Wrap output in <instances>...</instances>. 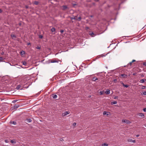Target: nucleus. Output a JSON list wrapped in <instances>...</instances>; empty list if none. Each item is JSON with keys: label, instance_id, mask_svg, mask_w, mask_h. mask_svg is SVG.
Segmentation results:
<instances>
[{"label": "nucleus", "instance_id": "nucleus-50", "mask_svg": "<svg viewBox=\"0 0 146 146\" xmlns=\"http://www.w3.org/2000/svg\"><path fill=\"white\" fill-rule=\"evenodd\" d=\"M139 136V135H136V137H138Z\"/></svg>", "mask_w": 146, "mask_h": 146}, {"label": "nucleus", "instance_id": "nucleus-55", "mask_svg": "<svg viewBox=\"0 0 146 146\" xmlns=\"http://www.w3.org/2000/svg\"><path fill=\"white\" fill-rule=\"evenodd\" d=\"M145 126L146 127V125H145Z\"/></svg>", "mask_w": 146, "mask_h": 146}, {"label": "nucleus", "instance_id": "nucleus-38", "mask_svg": "<svg viewBox=\"0 0 146 146\" xmlns=\"http://www.w3.org/2000/svg\"><path fill=\"white\" fill-rule=\"evenodd\" d=\"M76 125V123H73V125L74 126H75Z\"/></svg>", "mask_w": 146, "mask_h": 146}, {"label": "nucleus", "instance_id": "nucleus-3", "mask_svg": "<svg viewBox=\"0 0 146 146\" xmlns=\"http://www.w3.org/2000/svg\"><path fill=\"white\" fill-rule=\"evenodd\" d=\"M49 62L51 63H55V62H58L57 60H49Z\"/></svg>", "mask_w": 146, "mask_h": 146}, {"label": "nucleus", "instance_id": "nucleus-11", "mask_svg": "<svg viewBox=\"0 0 146 146\" xmlns=\"http://www.w3.org/2000/svg\"><path fill=\"white\" fill-rule=\"evenodd\" d=\"M138 115H139V116L141 117H144V115L143 113H139Z\"/></svg>", "mask_w": 146, "mask_h": 146}, {"label": "nucleus", "instance_id": "nucleus-22", "mask_svg": "<svg viewBox=\"0 0 146 146\" xmlns=\"http://www.w3.org/2000/svg\"><path fill=\"white\" fill-rule=\"evenodd\" d=\"M11 36L12 38H16V35H11Z\"/></svg>", "mask_w": 146, "mask_h": 146}, {"label": "nucleus", "instance_id": "nucleus-9", "mask_svg": "<svg viewBox=\"0 0 146 146\" xmlns=\"http://www.w3.org/2000/svg\"><path fill=\"white\" fill-rule=\"evenodd\" d=\"M98 80V78L96 77H94L92 78V81H95Z\"/></svg>", "mask_w": 146, "mask_h": 146}, {"label": "nucleus", "instance_id": "nucleus-48", "mask_svg": "<svg viewBox=\"0 0 146 146\" xmlns=\"http://www.w3.org/2000/svg\"><path fill=\"white\" fill-rule=\"evenodd\" d=\"M2 12V11L1 9H0V13H1Z\"/></svg>", "mask_w": 146, "mask_h": 146}, {"label": "nucleus", "instance_id": "nucleus-29", "mask_svg": "<svg viewBox=\"0 0 146 146\" xmlns=\"http://www.w3.org/2000/svg\"><path fill=\"white\" fill-rule=\"evenodd\" d=\"M34 4H35V5H37L38 4V1H35L34 2Z\"/></svg>", "mask_w": 146, "mask_h": 146}, {"label": "nucleus", "instance_id": "nucleus-18", "mask_svg": "<svg viewBox=\"0 0 146 146\" xmlns=\"http://www.w3.org/2000/svg\"><path fill=\"white\" fill-rule=\"evenodd\" d=\"M90 35L92 36H94L95 35L94 34L93 32H91L89 33Z\"/></svg>", "mask_w": 146, "mask_h": 146}, {"label": "nucleus", "instance_id": "nucleus-21", "mask_svg": "<svg viewBox=\"0 0 146 146\" xmlns=\"http://www.w3.org/2000/svg\"><path fill=\"white\" fill-rule=\"evenodd\" d=\"M123 85V86L126 88H127L128 87V86L127 85H125L123 83H122V84Z\"/></svg>", "mask_w": 146, "mask_h": 146}, {"label": "nucleus", "instance_id": "nucleus-24", "mask_svg": "<svg viewBox=\"0 0 146 146\" xmlns=\"http://www.w3.org/2000/svg\"><path fill=\"white\" fill-rule=\"evenodd\" d=\"M20 54L21 55H23L25 54V52L24 51H22L21 52Z\"/></svg>", "mask_w": 146, "mask_h": 146}, {"label": "nucleus", "instance_id": "nucleus-34", "mask_svg": "<svg viewBox=\"0 0 146 146\" xmlns=\"http://www.w3.org/2000/svg\"><path fill=\"white\" fill-rule=\"evenodd\" d=\"M39 37L40 38H43V36L42 35H40L39 36Z\"/></svg>", "mask_w": 146, "mask_h": 146}, {"label": "nucleus", "instance_id": "nucleus-47", "mask_svg": "<svg viewBox=\"0 0 146 146\" xmlns=\"http://www.w3.org/2000/svg\"><path fill=\"white\" fill-rule=\"evenodd\" d=\"M136 74V73H135L133 74V75L134 76H135Z\"/></svg>", "mask_w": 146, "mask_h": 146}, {"label": "nucleus", "instance_id": "nucleus-37", "mask_svg": "<svg viewBox=\"0 0 146 146\" xmlns=\"http://www.w3.org/2000/svg\"><path fill=\"white\" fill-rule=\"evenodd\" d=\"M17 100H13V102H12L13 103H15V102H17Z\"/></svg>", "mask_w": 146, "mask_h": 146}, {"label": "nucleus", "instance_id": "nucleus-46", "mask_svg": "<svg viewBox=\"0 0 146 146\" xmlns=\"http://www.w3.org/2000/svg\"><path fill=\"white\" fill-rule=\"evenodd\" d=\"M25 8L26 9H28L29 8V7L27 6H25Z\"/></svg>", "mask_w": 146, "mask_h": 146}, {"label": "nucleus", "instance_id": "nucleus-14", "mask_svg": "<svg viewBox=\"0 0 146 146\" xmlns=\"http://www.w3.org/2000/svg\"><path fill=\"white\" fill-rule=\"evenodd\" d=\"M105 93L106 94H109L110 93V90H108L107 91L105 92Z\"/></svg>", "mask_w": 146, "mask_h": 146}, {"label": "nucleus", "instance_id": "nucleus-5", "mask_svg": "<svg viewBox=\"0 0 146 146\" xmlns=\"http://www.w3.org/2000/svg\"><path fill=\"white\" fill-rule=\"evenodd\" d=\"M128 141L129 142H131L133 143L135 142V140H132L130 139H128Z\"/></svg>", "mask_w": 146, "mask_h": 146}, {"label": "nucleus", "instance_id": "nucleus-4", "mask_svg": "<svg viewBox=\"0 0 146 146\" xmlns=\"http://www.w3.org/2000/svg\"><path fill=\"white\" fill-rule=\"evenodd\" d=\"M77 16H73L72 17H70V18L71 19V20L74 19V20H76V18H77Z\"/></svg>", "mask_w": 146, "mask_h": 146}, {"label": "nucleus", "instance_id": "nucleus-39", "mask_svg": "<svg viewBox=\"0 0 146 146\" xmlns=\"http://www.w3.org/2000/svg\"><path fill=\"white\" fill-rule=\"evenodd\" d=\"M143 65L144 66H146V62H143Z\"/></svg>", "mask_w": 146, "mask_h": 146}, {"label": "nucleus", "instance_id": "nucleus-25", "mask_svg": "<svg viewBox=\"0 0 146 146\" xmlns=\"http://www.w3.org/2000/svg\"><path fill=\"white\" fill-rule=\"evenodd\" d=\"M57 97V96L56 95H54L53 96V98H54V99H55V98H56Z\"/></svg>", "mask_w": 146, "mask_h": 146}, {"label": "nucleus", "instance_id": "nucleus-8", "mask_svg": "<svg viewBox=\"0 0 146 146\" xmlns=\"http://www.w3.org/2000/svg\"><path fill=\"white\" fill-rule=\"evenodd\" d=\"M62 7H63L62 10H65L67 8V6H66V5H63V6H62Z\"/></svg>", "mask_w": 146, "mask_h": 146}, {"label": "nucleus", "instance_id": "nucleus-1", "mask_svg": "<svg viewBox=\"0 0 146 146\" xmlns=\"http://www.w3.org/2000/svg\"><path fill=\"white\" fill-rule=\"evenodd\" d=\"M122 122L123 123H125L127 124H129L131 123V122L129 120L127 119H122Z\"/></svg>", "mask_w": 146, "mask_h": 146}, {"label": "nucleus", "instance_id": "nucleus-6", "mask_svg": "<svg viewBox=\"0 0 146 146\" xmlns=\"http://www.w3.org/2000/svg\"><path fill=\"white\" fill-rule=\"evenodd\" d=\"M121 76L123 77L124 78H127V75L126 74H121Z\"/></svg>", "mask_w": 146, "mask_h": 146}, {"label": "nucleus", "instance_id": "nucleus-32", "mask_svg": "<svg viewBox=\"0 0 146 146\" xmlns=\"http://www.w3.org/2000/svg\"><path fill=\"white\" fill-rule=\"evenodd\" d=\"M142 95H146V92H143L141 94Z\"/></svg>", "mask_w": 146, "mask_h": 146}, {"label": "nucleus", "instance_id": "nucleus-45", "mask_svg": "<svg viewBox=\"0 0 146 146\" xmlns=\"http://www.w3.org/2000/svg\"><path fill=\"white\" fill-rule=\"evenodd\" d=\"M135 60H133L132 61V62H135Z\"/></svg>", "mask_w": 146, "mask_h": 146}, {"label": "nucleus", "instance_id": "nucleus-52", "mask_svg": "<svg viewBox=\"0 0 146 146\" xmlns=\"http://www.w3.org/2000/svg\"><path fill=\"white\" fill-rule=\"evenodd\" d=\"M90 17H93V16L92 15H91L90 16Z\"/></svg>", "mask_w": 146, "mask_h": 146}, {"label": "nucleus", "instance_id": "nucleus-13", "mask_svg": "<svg viewBox=\"0 0 146 146\" xmlns=\"http://www.w3.org/2000/svg\"><path fill=\"white\" fill-rule=\"evenodd\" d=\"M21 85H19L17 86L16 88V89L17 90H19L20 89V88L21 87Z\"/></svg>", "mask_w": 146, "mask_h": 146}, {"label": "nucleus", "instance_id": "nucleus-49", "mask_svg": "<svg viewBox=\"0 0 146 146\" xmlns=\"http://www.w3.org/2000/svg\"><path fill=\"white\" fill-rule=\"evenodd\" d=\"M5 142L6 143H8V140H5Z\"/></svg>", "mask_w": 146, "mask_h": 146}, {"label": "nucleus", "instance_id": "nucleus-28", "mask_svg": "<svg viewBox=\"0 0 146 146\" xmlns=\"http://www.w3.org/2000/svg\"><path fill=\"white\" fill-rule=\"evenodd\" d=\"M102 145V146H108V144H107V143H104V144H103Z\"/></svg>", "mask_w": 146, "mask_h": 146}, {"label": "nucleus", "instance_id": "nucleus-31", "mask_svg": "<svg viewBox=\"0 0 146 146\" xmlns=\"http://www.w3.org/2000/svg\"><path fill=\"white\" fill-rule=\"evenodd\" d=\"M100 95H103L104 94V91H100Z\"/></svg>", "mask_w": 146, "mask_h": 146}, {"label": "nucleus", "instance_id": "nucleus-7", "mask_svg": "<svg viewBox=\"0 0 146 146\" xmlns=\"http://www.w3.org/2000/svg\"><path fill=\"white\" fill-rule=\"evenodd\" d=\"M19 107V105L18 104H15L14 106V109H17Z\"/></svg>", "mask_w": 146, "mask_h": 146}, {"label": "nucleus", "instance_id": "nucleus-51", "mask_svg": "<svg viewBox=\"0 0 146 146\" xmlns=\"http://www.w3.org/2000/svg\"><path fill=\"white\" fill-rule=\"evenodd\" d=\"M94 0L96 1H98V0Z\"/></svg>", "mask_w": 146, "mask_h": 146}, {"label": "nucleus", "instance_id": "nucleus-23", "mask_svg": "<svg viewBox=\"0 0 146 146\" xmlns=\"http://www.w3.org/2000/svg\"><path fill=\"white\" fill-rule=\"evenodd\" d=\"M108 113V112H106V111H104L103 112V114L104 115H108V114L107 113Z\"/></svg>", "mask_w": 146, "mask_h": 146}, {"label": "nucleus", "instance_id": "nucleus-44", "mask_svg": "<svg viewBox=\"0 0 146 146\" xmlns=\"http://www.w3.org/2000/svg\"><path fill=\"white\" fill-rule=\"evenodd\" d=\"M27 45H29L31 44V43L30 42H28L27 44Z\"/></svg>", "mask_w": 146, "mask_h": 146}, {"label": "nucleus", "instance_id": "nucleus-36", "mask_svg": "<svg viewBox=\"0 0 146 146\" xmlns=\"http://www.w3.org/2000/svg\"><path fill=\"white\" fill-rule=\"evenodd\" d=\"M145 88H146L145 86H142V87L141 88L142 89H145Z\"/></svg>", "mask_w": 146, "mask_h": 146}, {"label": "nucleus", "instance_id": "nucleus-16", "mask_svg": "<svg viewBox=\"0 0 146 146\" xmlns=\"http://www.w3.org/2000/svg\"><path fill=\"white\" fill-rule=\"evenodd\" d=\"M117 103V102L116 101H115L114 102H111V105H113L114 104H116Z\"/></svg>", "mask_w": 146, "mask_h": 146}, {"label": "nucleus", "instance_id": "nucleus-35", "mask_svg": "<svg viewBox=\"0 0 146 146\" xmlns=\"http://www.w3.org/2000/svg\"><path fill=\"white\" fill-rule=\"evenodd\" d=\"M64 32V30H61L60 31V32L61 34L62 33Z\"/></svg>", "mask_w": 146, "mask_h": 146}, {"label": "nucleus", "instance_id": "nucleus-42", "mask_svg": "<svg viewBox=\"0 0 146 146\" xmlns=\"http://www.w3.org/2000/svg\"><path fill=\"white\" fill-rule=\"evenodd\" d=\"M143 110L144 112H146V108H144Z\"/></svg>", "mask_w": 146, "mask_h": 146}, {"label": "nucleus", "instance_id": "nucleus-12", "mask_svg": "<svg viewBox=\"0 0 146 146\" xmlns=\"http://www.w3.org/2000/svg\"><path fill=\"white\" fill-rule=\"evenodd\" d=\"M82 18L81 17H78V18H76V20H77L78 21H81Z\"/></svg>", "mask_w": 146, "mask_h": 146}, {"label": "nucleus", "instance_id": "nucleus-19", "mask_svg": "<svg viewBox=\"0 0 146 146\" xmlns=\"http://www.w3.org/2000/svg\"><path fill=\"white\" fill-rule=\"evenodd\" d=\"M10 123L11 124H13L14 125H16V122L15 121H11Z\"/></svg>", "mask_w": 146, "mask_h": 146}, {"label": "nucleus", "instance_id": "nucleus-15", "mask_svg": "<svg viewBox=\"0 0 146 146\" xmlns=\"http://www.w3.org/2000/svg\"><path fill=\"white\" fill-rule=\"evenodd\" d=\"M133 62H132V61L131 62H130L126 66H128L129 65H130V66H131L132 63ZM124 67H125L126 66H124Z\"/></svg>", "mask_w": 146, "mask_h": 146}, {"label": "nucleus", "instance_id": "nucleus-27", "mask_svg": "<svg viewBox=\"0 0 146 146\" xmlns=\"http://www.w3.org/2000/svg\"><path fill=\"white\" fill-rule=\"evenodd\" d=\"M23 64L24 65H26L27 64V62L25 61H23L22 62Z\"/></svg>", "mask_w": 146, "mask_h": 146}, {"label": "nucleus", "instance_id": "nucleus-41", "mask_svg": "<svg viewBox=\"0 0 146 146\" xmlns=\"http://www.w3.org/2000/svg\"><path fill=\"white\" fill-rule=\"evenodd\" d=\"M11 143H14V141H13V140H11Z\"/></svg>", "mask_w": 146, "mask_h": 146}, {"label": "nucleus", "instance_id": "nucleus-10", "mask_svg": "<svg viewBox=\"0 0 146 146\" xmlns=\"http://www.w3.org/2000/svg\"><path fill=\"white\" fill-rule=\"evenodd\" d=\"M26 121L28 122H31L32 121V120L30 119H27Z\"/></svg>", "mask_w": 146, "mask_h": 146}, {"label": "nucleus", "instance_id": "nucleus-30", "mask_svg": "<svg viewBox=\"0 0 146 146\" xmlns=\"http://www.w3.org/2000/svg\"><path fill=\"white\" fill-rule=\"evenodd\" d=\"M4 58L2 57H0V61H3L4 60Z\"/></svg>", "mask_w": 146, "mask_h": 146}, {"label": "nucleus", "instance_id": "nucleus-20", "mask_svg": "<svg viewBox=\"0 0 146 146\" xmlns=\"http://www.w3.org/2000/svg\"><path fill=\"white\" fill-rule=\"evenodd\" d=\"M145 82V80L144 79H142L140 81H139V82L141 83H143Z\"/></svg>", "mask_w": 146, "mask_h": 146}, {"label": "nucleus", "instance_id": "nucleus-54", "mask_svg": "<svg viewBox=\"0 0 146 146\" xmlns=\"http://www.w3.org/2000/svg\"><path fill=\"white\" fill-rule=\"evenodd\" d=\"M116 98H117V97H115V98H114V99H116Z\"/></svg>", "mask_w": 146, "mask_h": 146}, {"label": "nucleus", "instance_id": "nucleus-2", "mask_svg": "<svg viewBox=\"0 0 146 146\" xmlns=\"http://www.w3.org/2000/svg\"><path fill=\"white\" fill-rule=\"evenodd\" d=\"M70 113V112L69 111H66L64 113H62V115L64 116Z\"/></svg>", "mask_w": 146, "mask_h": 146}, {"label": "nucleus", "instance_id": "nucleus-40", "mask_svg": "<svg viewBox=\"0 0 146 146\" xmlns=\"http://www.w3.org/2000/svg\"><path fill=\"white\" fill-rule=\"evenodd\" d=\"M89 29V28L88 27H85V29L86 30H88V29Z\"/></svg>", "mask_w": 146, "mask_h": 146}, {"label": "nucleus", "instance_id": "nucleus-43", "mask_svg": "<svg viewBox=\"0 0 146 146\" xmlns=\"http://www.w3.org/2000/svg\"><path fill=\"white\" fill-rule=\"evenodd\" d=\"M113 81L115 82H117V79H114L113 80Z\"/></svg>", "mask_w": 146, "mask_h": 146}, {"label": "nucleus", "instance_id": "nucleus-53", "mask_svg": "<svg viewBox=\"0 0 146 146\" xmlns=\"http://www.w3.org/2000/svg\"><path fill=\"white\" fill-rule=\"evenodd\" d=\"M4 54V52H3L2 53V54L3 55Z\"/></svg>", "mask_w": 146, "mask_h": 146}, {"label": "nucleus", "instance_id": "nucleus-26", "mask_svg": "<svg viewBox=\"0 0 146 146\" xmlns=\"http://www.w3.org/2000/svg\"><path fill=\"white\" fill-rule=\"evenodd\" d=\"M102 54L101 55H100V57H103V56H105L107 54Z\"/></svg>", "mask_w": 146, "mask_h": 146}, {"label": "nucleus", "instance_id": "nucleus-33", "mask_svg": "<svg viewBox=\"0 0 146 146\" xmlns=\"http://www.w3.org/2000/svg\"><path fill=\"white\" fill-rule=\"evenodd\" d=\"M36 48L38 49H40L41 48L39 46H37L36 47Z\"/></svg>", "mask_w": 146, "mask_h": 146}, {"label": "nucleus", "instance_id": "nucleus-17", "mask_svg": "<svg viewBox=\"0 0 146 146\" xmlns=\"http://www.w3.org/2000/svg\"><path fill=\"white\" fill-rule=\"evenodd\" d=\"M51 31L52 32H54L55 31V29L53 27L51 29Z\"/></svg>", "mask_w": 146, "mask_h": 146}]
</instances>
